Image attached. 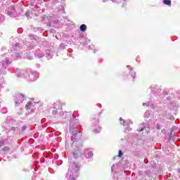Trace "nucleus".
<instances>
[{"label": "nucleus", "mask_w": 180, "mask_h": 180, "mask_svg": "<svg viewBox=\"0 0 180 180\" xmlns=\"http://www.w3.org/2000/svg\"><path fill=\"white\" fill-rule=\"evenodd\" d=\"M11 63H12V60H9V58H6L5 60L0 62V75L2 74L4 70H6L8 65L11 64Z\"/></svg>", "instance_id": "nucleus-2"}, {"label": "nucleus", "mask_w": 180, "mask_h": 180, "mask_svg": "<svg viewBox=\"0 0 180 180\" xmlns=\"http://www.w3.org/2000/svg\"><path fill=\"white\" fill-rule=\"evenodd\" d=\"M72 124V120L71 121V122H70V126Z\"/></svg>", "instance_id": "nucleus-24"}, {"label": "nucleus", "mask_w": 180, "mask_h": 180, "mask_svg": "<svg viewBox=\"0 0 180 180\" xmlns=\"http://www.w3.org/2000/svg\"><path fill=\"white\" fill-rule=\"evenodd\" d=\"M122 156H123V153L122 152V150H120L118 157H122Z\"/></svg>", "instance_id": "nucleus-16"}, {"label": "nucleus", "mask_w": 180, "mask_h": 180, "mask_svg": "<svg viewBox=\"0 0 180 180\" xmlns=\"http://www.w3.org/2000/svg\"><path fill=\"white\" fill-rule=\"evenodd\" d=\"M70 133L72 136H77L78 134V128H77V127H75L74 129L70 128Z\"/></svg>", "instance_id": "nucleus-6"}, {"label": "nucleus", "mask_w": 180, "mask_h": 180, "mask_svg": "<svg viewBox=\"0 0 180 180\" xmlns=\"http://www.w3.org/2000/svg\"><path fill=\"white\" fill-rule=\"evenodd\" d=\"M15 74L18 78H22V77L23 76V74H22V70H20V69L15 70Z\"/></svg>", "instance_id": "nucleus-8"}, {"label": "nucleus", "mask_w": 180, "mask_h": 180, "mask_svg": "<svg viewBox=\"0 0 180 180\" xmlns=\"http://www.w3.org/2000/svg\"><path fill=\"white\" fill-rule=\"evenodd\" d=\"M78 171H79V164L75 162L71 163L69 167V173L66 175V176H68L69 175L68 180H75V176H74V174L78 172Z\"/></svg>", "instance_id": "nucleus-1"}, {"label": "nucleus", "mask_w": 180, "mask_h": 180, "mask_svg": "<svg viewBox=\"0 0 180 180\" xmlns=\"http://www.w3.org/2000/svg\"><path fill=\"white\" fill-rule=\"evenodd\" d=\"M40 101H34V103H39Z\"/></svg>", "instance_id": "nucleus-22"}, {"label": "nucleus", "mask_w": 180, "mask_h": 180, "mask_svg": "<svg viewBox=\"0 0 180 180\" xmlns=\"http://www.w3.org/2000/svg\"><path fill=\"white\" fill-rule=\"evenodd\" d=\"M56 109H60V107H55Z\"/></svg>", "instance_id": "nucleus-23"}, {"label": "nucleus", "mask_w": 180, "mask_h": 180, "mask_svg": "<svg viewBox=\"0 0 180 180\" xmlns=\"http://www.w3.org/2000/svg\"><path fill=\"white\" fill-rule=\"evenodd\" d=\"M165 5H171V0H163Z\"/></svg>", "instance_id": "nucleus-11"}, {"label": "nucleus", "mask_w": 180, "mask_h": 180, "mask_svg": "<svg viewBox=\"0 0 180 180\" xmlns=\"http://www.w3.org/2000/svg\"><path fill=\"white\" fill-rule=\"evenodd\" d=\"M23 101H25V96L22 94H18L16 98L15 99V105L19 106V105H20Z\"/></svg>", "instance_id": "nucleus-3"}, {"label": "nucleus", "mask_w": 180, "mask_h": 180, "mask_svg": "<svg viewBox=\"0 0 180 180\" xmlns=\"http://www.w3.org/2000/svg\"><path fill=\"white\" fill-rule=\"evenodd\" d=\"M80 30L81 32H85L86 30V25L85 24H83L80 26Z\"/></svg>", "instance_id": "nucleus-10"}, {"label": "nucleus", "mask_w": 180, "mask_h": 180, "mask_svg": "<svg viewBox=\"0 0 180 180\" xmlns=\"http://www.w3.org/2000/svg\"><path fill=\"white\" fill-rule=\"evenodd\" d=\"M45 54L48 58H52V57H53V51H51L50 50H46Z\"/></svg>", "instance_id": "nucleus-7"}, {"label": "nucleus", "mask_w": 180, "mask_h": 180, "mask_svg": "<svg viewBox=\"0 0 180 180\" xmlns=\"http://www.w3.org/2000/svg\"><path fill=\"white\" fill-rule=\"evenodd\" d=\"M4 141H0V147H4Z\"/></svg>", "instance_id": "nucleus-17"}, {"label": "nucleus", "mask_w": 180, "mask_h": 180, "mask_svg": "<svg viewBox=\"0 0 180 180\" xmlns=\"http://www.w3.org/2000/svg\"><path fill=\"white\" fill-rule=\"evenodd\" d=\"M146 106H148V105H147V103H143V106H146Z\"/></svg>", "instance_id": "nucleus-19"}, {"label": "nucleus", "mask_w": 180, "mask_h": 180, "mask_svg": "<svg viewBox=\"0 0 180 180\" xmlns=\"http://www.w3.org/2000/svg\"><path fill=\"white\" fill-rule=\"evenodd\" d=\"M93 156H94V153H92L91 150H84V157H86V158H91Z\"/></svg>", "instance_id": "nucleus-5"}, {"label": "nucleus", "mask_w": 180, "mask_h": 180, "mask_svg": "<svg viewBox=\"0 0 180 180\" xmlns=\"http://www.w3.org/2000/svg\"><path fill=\"white\" fill-rule=\"evenodd\" d=\"M25 16H26L27 18H29V17L30 16V12L26 11V13H25Z\"/></svg>", "instance_id": "nucleus-14"}, {"label": "nucleus", "mask_w": 180, "mask_h": 180, "mask_svg": "<svg viewBox=\"0 0 180 180\" xmlns=\"http://www.w3.org/2000/svg\"><path fill=\"white\" fill-rule=\"evenodd\" d=\"M30 81H36L39 78V73L37 72H32L29 75Z\"/></svg>", "instance_id": "nucleus-4"}, {"label": "nucleus", "mask_w": 180, "mask_h": 180, "mask_svg": "<svg viewBox=\"0 0 180 180\" xmlns=\"http://www.w3.org/2000/svg\"><path fill=\"white\" fill-rule=\"evenodd\" d=\"M55 158L57 160V158H58V155H55Z\"/></svg>", "instance_id": "nucleus-20"}, {"label": "nucleus", "mask_w": 180, "mask_h": 180, "mask_svg": "<svg viewBox=\"0 0 180 180\" xmlns=\"http://www.w3.org/2000/svg\"><path fill=\"white\" fill-rule=\"evenodd\" d=\"M30 108H32V102H29L25 105V109L27 110H30Z\"/></svg>", "instance_id": "nucleus-9"}, {"label": "nucleus", "mask_w": 180, "mask_h": 180, "mask_svg": "<svg viewBox=\"0 0 180 180\" xmlns=\"http://www.w3.org/2000/svg\"><path fill=\"white\" fill-rule=\"evenodd\" d=\"M143 130H144V128H141V129L139 130V131H143Z\"/></svg>", "instance_id": "nucleus-21"}, {"label": "nucleus", "mask_w": 180, "mask_h": 180, "mask_svg": "<svg viewBox=\"0 0 180 180\" xmlns=\"http://www.w3.org/2000/svg\"><path fill=\"white\" fill-rule=\"evenodd\" d=\"M120 121L121 124H123V126H126V122H124V120H122V117L120 118Z\"/></svg>", "instance_id": "nucleus-12"}, {"label": "nucleus", "mask_w": 180, "mask_h": 180, "mask_svg": "<svg viewBox=\"0 0 180 180\" xmlns=\"http://www.w3.org/2000/svg\"><path fill=\"white\" fill-rule=\"evenodd\" d=\"M3 151H9V147L5 146L3 148Z\"/></svg>", "instance_id": "nucleus-13"}, {"label": "nucleus", "mask_w": 180, "mask_h": 180, "mask_svg": "<svg viewBox=\"0 0 180 180\" xmlns=\"http://www.w3.org/2000/svg\"><path fill=\"white\" fill-rule=\"evenodd\" d=\"M15 57H16V58H19L20 57V54L15 53Z\"/></svg>", "instance_id": "nucleus-18"}, {"label": "nucleus", "mask_w": 180, "mask_h": 180, "mask_svg": "<svg viewBox=\"0 0 180 180\" xmlns=\"http://www.w3.org/2000/svg\"><path fill=\"white\" fill-rule=\"evenodd\" d=\"M145 117H150V113L148 112H145L144 115Z\"/></svg>", "instance_id": "nucleus-15"}]
</instances>
